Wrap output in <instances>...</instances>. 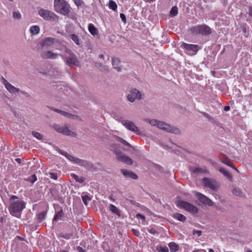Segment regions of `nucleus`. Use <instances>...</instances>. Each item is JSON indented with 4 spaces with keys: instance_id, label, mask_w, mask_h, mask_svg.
Listing matches in <instances>:
<instances>
[{
    "instance_id": "1",
    "label": "nucleus",
    "mask_w": 252,
    "mask_h": 252,
    "mask_svg": "<svg viewBox=\"0 0 252 252\" xmlns=\"http://www.w3.org/2000/svg\"><path fill=\"white\" fill-rule=\"evenodd\" d=\"M8 209L11 215L20 218L23 210L26 208V202L15 195H12L9 199Z\"/></svg>"
},
{
    "instance_id": "2",
    "label": "nucleus",
    "mask_w": 252,
    "mask_h": 252,
    "mask_svg": "<svg viewBox=\"0 0 252 252\" xmlns=\"http://www.w3.org/2000/svg\"><path fill=\"white\" fill-rule=\"evenodd\" d=\"M54 7L56 12L63 16H67L71 10L70 4L65 0H54Z\"/></svg>"
},
{
    "instance_id": "3",
    "label": "nucleus",
    "mask_w": 252,
    "mask_h": 252,
    "mask_svg": "<svg viewBox=\"0 0 252 252\" xmlns=\"http://www.w3.org/2000/svg\"><path fill=\"white\" fill-rule=\"evenodd\" d=\"M59 152L61 155L65 156L71 162L74 163H76L80 166L84 167L88 170H92L94 167L93 164L91 162L86 160L79 159L78 158L73 157L69 155L67 152L62 151L61 150L59 151Z\"/></svg>"
},
{
    "instance_id": "4",
    "label": "nucleus",
    "mask_w": 252,
    "mask_h": 252,
    "mask_svg": "<svg viewBox=\"0 0 252 252\" xmlns=\"http://www.w3.org/2000/svg\"><path fill=\"white\" fill-rule=\"evenodd\" d=\"M192 33L194 34H201L207 36L212 33V29L205 24L194 26L190 29Z\"/></svg>"
},
{
    "instance_id": "5",
    "label": "nucleus",
    "mask_w": 252,
    "mask_h": 252,
    "mask_svg": "<svg viewBox=\"0 0 252 252\" xmlns=\"http://www.w3.org/2000/svg\"><path fill=\"white\" fill-rule=\"evenodd\" d=\"M38 14L46 21L57 22L59 19V16L52 11L46 10L43 8L39 10Z\"/></svg>"
},
{
    "instance_id": "6",
    "label": "nucleus",
    "mask_w": 252,
    "mask_h": 252,
    "mask_svg": "<svg viewBox=\"0 0 252 252\" xmlns=\"http://www.w3.org/2000/svg\"><path fill=\"white\" fill-rule=\"evenodd\" d=\"M201 183L206 188L215 191L219 187L218 183L214 179L205 177L202 179Z\"/></svg>"
},
{
    "instance_id": "7",
    "label": "nucleus",
    "mask_w": 252,
    "mask_h": 252,
    "mask_svg": "<svg viewBox=\"0 0 252 252\" xmlns=\"http://www.w3.org/2000/svg\"><path fill=\"white\" fill-rule=\"evenodd\" d=\"M176 205L180 208H183L193 214L198 213V209L196 207L184 201H179L177 202Z\"/></svg>"
},
{
    "instance_id": "8",
    "label": "nucleus",
    "mask_w": 252,
    "mask_h": 252,
    "mask_svg": "<svg viewBox=\"0 0 252 252\" xmlns=\"http://www.w3.org/2000/svg\"><path fill=\"white\" fill-rule=\"evenodd\" d=\"M143 95L135 88H131L129 91V94L126 97L127 99L131 102H133L136 99L140 100L142 99Z\"/></svg>"
},
{
    "instance_id": "9",
    "label": "nucleus",
    "mask_w": 252,
    "mask_h": 252,
    "mask_svg": "<svg viewBox=\"0 0 252 252\" xmlns=\"http://www.w3.org/2000/svg\"><path fill=\"white\" fill-rule=\"evenodd\" d=\"M116 156L117 159L121 162H124L128 165H131L133 161L129 157L125 155L119 150H115L113 151Z\"/></svg>"
},
{
    "instance_id": "10",
    "label": "nucleus",
    "mask_w": 252,
    "mask_h": 252,
    "mask_svg": "<svg viewBox=\"0 0 252 252\" xmlns=\"http://www.w3.org/2000/svg\"><path fill=\"white\" fill-rule=\"evenodd\" d=\"M158 128L162 129L166 132L172 133L175 134H180V130L178 127L172 126L164 122H161Z\"/></svg>"
},
{
    "instance_id": "11",
    "label": "nucleus",
    "mask_w": 252,
    "mask_h": 252,
    "mask_svg": "<svg viewBox=\"0 0 252 252\" xmlns=\"http://www.w3.org/2000/svg\"><path fill=\"white\" fill-rule=\"evenodd\" d=\"M53 127L58 132L64 135L72 136H75L76 135L74 132L70 130L68 127L65 126L55 124L53 125Z\"/></svg>"
},
{
    "instance_id": "12",
    "label": "nucleus",
    "mask_w": 252,
    "mask_h": 252,
    "mask_svg": "<svg viewBox=\"0 0 252 252\" xmlns=\"http://www.w3.org/2000/svg\"><path fill=\"white\" fill-rule=\"evenodd\" d=\"M62 59L65 62V63L69 66H75L78 67L80 66L79 62L77 58V56L75 55H71L68 57H64L62 55H60Z\"/></svg>"
},
{
    "instance_id": "13",
    "label": "nucleus",
    "mask_w": 252,
    "mask_h": 252,
    "mask_svg": "<svg viewBox=\"0 0 252 252\" xmlns=\"http://www.w3.org/2000/svg\"><path fill=\"white\" fill-rule=\"evenodd\" d=\"M48 107L50 110H51L52 111H55L56 112H57L58 113H60L61 115H62L63 116H64L65 117H67V118H68L69 119H73V120L76 119V120H79V121H81V118L79 116L71 114H70L69 113H68V112H66L65 111H63L62 110H60V109L55 108H54L53 107L48 106Z\"/></svg>"
},
{
    "instance_id": "14",
    "label": "nucleus",
    "mask_w": 252,
    "mask_h": 252,
    "mask_svg": "<svg viewBox=\"0 0 252 252\" xmlns=\"http://www.w3.org/2000/svg\"><path fill=\"white\" fill-rule=\"evenodd\" d=\"M195 194L197 197L198 200L204 205H208V206H213V202L206 195L198 192H196Z\"/></svg>"
},
{
    "instance_id": "15",
    "label": "nucleus",
    "mask_w": 252,
    "mask_h": 252,
    "mask_svg": "<svg viewBox=\"0 0 252 252\" xmlns=\"http://www.w3.org/2000/svg\"><path fill=\"white\" fill-rule=\"evenodd\" d=\"M59 40L51 37H46L43 38L40 42V44L42 47H49L52 46L56 43H58Z\"/></svg>"
},
{
    "instance_id": "16",
    "label": "nucleus",
    "mask_w": 252,
    "mask_h": 252,
    "mask_svg": "<svg viewBox=\"0 0 252 252\" xmlns=\"http://www.w3.org/2000/svg\"><path fill=\"white\" fill-rule=\"evenodd\" d=\"M122 124L128 130L133 131L137 134H139L138 128L134 125V124L129 120H123Z\"/></svg>"
},
{
    "instance_id": "17",
    "label": "nucleus",
    "mask_w": 252,
    "mask_h": 252,
    "mask_svg": "<svg viewBox=\"0 0 252 252\" xmlns=\"http://www.w3.org/2000/svg\"><path fill=\"white\" fill-rule=\"evenodd\" d=\"M61 54L56 53H54L51 51H43L41 53V57L44 59H52L54 60L57 59Z\"/></svg>"
},
{
    "instance_id": "18",
    "label": "nucleus",
    "mask_w": 252,
    "mask_h": 252,
    "mask_svg": "<svg viewBox=\"0 0 252 252\" xmlns=\"http://www.w3.org/2000/svg\"><path fill=\"white\" fill-rule=\"evenodd\" d=\"M181 47L186 49L188 51H190L196 54L199 49V47L196 44H188L183 42L181 45Z\"/></svg>"
},
{
    "instance_id": "19",
    "label": "nucleus",
    "mask_w": 252,
    "mask_h": 252,
    "mask_svg": "<svg viewBox=\"0 0 252 252\" xmlns=\"http://www.w3.org/2000/svg\"><path fill=\"white\" fill-rule=\"evenodd\" d=\"M121 171L122 173L126 177H129L133 179L138 178V176L132 171L124 169H121Z\"/></svg>"
},
{
    "instance_id": "20",
    "label": "nucleus",
    "mask_w": 252,
    "mask_h": 252,
    "mask_svg": "<svg viewBox=\"0 0 252 252\" xmlns=\"http://www.w3.org/2000/svg\"><path fill=\"white\" fill-rule=\"evenodd\" d=\"M114 137L117 141L123 143V144H124L125 146H126V147L124 148V150H125L126 151H130V148L131 147V146L129 143H128L125 140L122 139V138H121L118 136L115 135V136H114Z\"/></svg>"
},
{
    "instance_id": "21",
    "label": "nucleus",
    "mask_w": 252,
    "mask_h": 252,
    "mask_svg": "<svg viewBox=\"0 0 252 252\" xmlns=\"http://www.w3.org/2000/svg\"><path fill=\"white\" fill-rule=\"evenodd\" d=\"M6 89L11 94H14L20 92L22 94H25V92L23 91H20L19 89L17 88L10 84L6 86Z\"/></svg>"
},
{
    "instance_id": "22",
    "label": "nucleus",
    "mask_w": 252,
    "mask_h": 252,
    "mask_svg": "<svg viewBox=\"0 0 252 252\" xmlns=\"http://www.w3.org/2000/svg\"><path fill=\"white\" fill-rule=\"evenodd\" d=\"M218 170L222 173L227 179L230 181L232 180V176L230 173L223 167H219Z\"/></svg>"
},
{
    "instance_id": "23",
    "label": "nucleus",
    "mask_w": 252,
    "mask_h": 252,
    "mask_svg": "<svg viewBox=\"0 0 252 252\" xmlns=\"http://www.w3.org/2000/svg\"><path fill=\"white\" fill-rule=\"evenodd\" d=\"M120 63V61L118 59H113L112 62V65L118 71H121L122 70L121 66L119 65Z\"/></svg>"
},
{
    "instance_id": "24",
    "label": "nucleus",
    "mask_w": 252,
    "mask_h": 252,
    "mask_svg": "<svg viewBox=\"0 0 252 252\" xmlns=\"http://www.w3.org/2000/svg\"><path fill=\"white\" fill-rule=\"evenodd\" d=\"M88 30L93 35H96L98 34V30L93 24H89Z\"/></svg>"
},
{
    "instance_id": "25",
    "label": "nucleus",
    "mask_w": 252,
    "mask_h": 252,
    "mask_svg": "<svg viewBox=\"0 0 252 252\" xmlns=\"http://www.w3.org/2000/svg\"><path fill=\"white\" fill-rule=\"evenodd\" d=\"M173 217L182 222H184L186 220V217L185 216L177 213L173 214Z\"/></svg>"
},
{
    "instance_id": "26",
    "label": "nucleus",
    "mask_w": 252,
    "mask_h": 252,
    "mask_svg": "<svg viewBox=\"0 0 252 252\" xmlns=\"http://www.w3.org/2000/svg\"><path fill=\"white\" fill-rule=\"evenodd\" d=\"M168 246L171 252H176L179 250V246L175 242H171L169 243Z\"/></svg>"
},
{
    "instance_id": "27",
    "label": "nucleus",
    "mask_w": 252,
    "mask_h": 252,
    "mask_svg": "<svg viewBox=\"0 0 252 252\" xmlns=\"http://www.w3.org/2000/svg\"><path fill=\"white\" fill-rule=\"evenodd\" d=\"M109 209L113 213L118 215L119 217L121 216L120 210L115 205L111 204H110Z\"/></svg>"
},
{
    "instance_id": "28",
    "label": "nucleus",
    "mask_w": 252,
    "mask_h": 252,
    "mask_svg": "<svg viewBox=\"0 0 252 252\" xmlns=\"http://www.w3.org/2000/svg\"><path fill=\"white\" fill-rule=\"evenodd\" d=\"M70 176L75 180L77 182H79V183H82L85 180L84 177L82 176L79 177L74 173H71Z\"/></svg>"
},
{
    "instance_id": "29",
    "label": "nucleus",
    "mask_w": 252,
    "mask_h": 252,
    "mask_svg": "<svg viewBox=\"0 0 252 252\" xmlns=\"http://www.w3.org/2000/svg\"><path fill=\"white\" fill-rule=\"evenodd\" d=\"M30 31L32 34L35 35L39 32L40 29L37 26H32L31 27Z\"/></svg>"
},
{
    "instance_id": "30",
    "label": "nucleus",
    "mask_w": 252,
    "mask_h": 252,
    "mask_svg": "<svg viewBox=\"0 0 252 252\" xmlns=\"http://www.w3.org/2000/svg\"><path fill=\"white\" fill-rule=\"evenodd\" d=\"M46 215V211H42L40 212L37 216V220L39 222H41L45 219Z\"/></svg>"
},
{
    "instance_id": "31",
    "label": "nucleus",
    "mask_w": 252,
    "mask_h": 252,
    "mask_svg": "<svg viewBox=\"0 0 252 252\" xmlns=\"http://www.w3.org/2000/svg\"><path fill=\"white\" fill-rule=\"evenodd\" d=\"M63 210L61 209L55 214V215L54 217V218H53V221L54 220L57 221V220H60L61 217L63 216Z\"/></svg>"
},
{
    "instance_id": "32",
    "label": "nucleus",
    "mask_w": 252,
    "mask_h": 252,
    "mask_svg": "<svg viewBox=\"0 0 252 252\" xmlns=\"http://www.w3.org/2000/svg\"><path fill=\"white\" fill-rule=\"evenodd\" d=\"M150 124L153 126H156L157 127H159L160 123L161 121L156 120V119H152L148 120Z\"/></svg>"
},
{
    "instance_id": "33",
    "label": "nucleus",
    "mask_w": 252,
    "mask_h": 252,
    "mask_svg": "<svg viewBox=\"0 0 252 252\" xmlns=\"http://www.w3.org/2000/svg\"><path fill=\"white\" fill-rule=\"evenodd\" d=\"M178 9L177 6H173L170 10V14L171 17H174L178 14Z\"/></svg>"
},
{
    "instance_id": "34",
    "label": "nucleus",
    "mask_w": 252,
    "mask_h": 252,
    "mask_svg": "<svg viewBox=\"0 0 252 252\" xmlns=\"http://www.w3.org/2000/svg\"><path fill=\"white\" fill-rule=\"evenodd\" d=\"M109 7L110 9L115 11L117 8V5L113 0H110L109 3Z\"/></svg>"
},
{
    "instance_id": "35",
    "label": "nucleus",
    "mask_w": 252,
    "mask_h": 252,
    "mask_svg": "<svg viewBox=\"0 0 252 252\" xmlns=\"http://www.w3.org/2000/svg\"><path fill=\"white\" fill-rule=\"evenodd\" d=\"M192 172L195 174L203 173L206 172V170L202 168L196 167L193 170Z\"/></svg>"
},
{
    "instance_id": "36",
    "label": "nucleus",
    "mask_w": 252,
    "mask_h": 252,
    "mask_svg": "<svg viewBox=\"0 0 252 252\" xmlns=\"http://www.w3.org/2000/svg\"><path fill=\"white\" fill-rule=\"evenodd\" d=\"M232 193L233 194H234L236 196H241L243 194V193L241 191V190L240 189H237V188H234L232 189Z\"/></svg>"
},
{
    "instance_id": "37",
    "label": "nucleus",
    "mask_w": 252,
    "mask_h": 252,
    "mask_svg": "<svg viewBox=\"0 0 252 252\" xmlns=\"http://www.w3.org/2000/svg\"><path fill=\"white\" fill-rule=\"evenodd\" d=\"M71 39L78 45H80L79 39L76 34H72L71 35Z\"/></svg>"
},
{
    "instance_id": "38",
    "label": "nucleus",
    "mask_w": 252,
    "mask_h": 252,
    "mask_svg": "<svg viewBox=\"0 0 252 252\" xmlns=\"http://www.w3.org/2000/svg\"><path fill=\"white\" fill-rule=\"evenodd\" d=\"M12 15L13 18L16 20H20L22 17L20 12L18 11H14Z\"/></svg>"
},
{
    "instance_id": "39",
    "label": "nucleus",
    "mask_w": 252,
    "mask_h": 252,
    "mask_svg": "<svg viewBox=\"0 0 252 252\" xmlns=\"http://www.w3.org/2000/svg\"><path fill=\"white\" fill-rule=\"evenodd\" d=\"M157 250L159 252H168L169 251L168 248L166 246H158Z\"/></svg>"
},
{
    "instance_id": "40",
    "label": "nucleus",
    "mask_w": 252,
    "mask_h": 252,
    "mask_svg": "<svg viewBox=\"0 0 252 252\" xmlns=\"http://www.w3.org/2000/svg\"><path fill=\"white\" fill-rule=\"evenodd\" d=\"M82 198L83 203L86 206L88 205V201L91 200V198L87 195L82 196Z\"/></svg>"
},
{
    "instance_id": "41",
    "label": "nucleus",
    "mask_w": 252,
    "mask_h": 252,
    "mask_svg": "<svg viewBox=\"0 0 252 252\" xmlns=\"http://www.w3.org/2000/svg\"><path fill=\"white\" fill-rule=\"evenodd\" d=\"M32 134L38 140H41L43 138V136L40 133L36 131H32Z\"/></svg>"
},
{
    "instance_id": "42",
    "label": "nucleus",
    "mask_w": 252,
    "mask_h": 252,
    "mask_svg": "<svg viewBox=\"0 0 252 252\" xmlns=\"http://www.w3.org/2000/svg\"><path fill=\"white\" fill-rule=\"evenodd\" d=\"M95 67L100 68L101 70H107V67L106 66L104 65L103 64H102L101 63H95Z\"/></svg>"
},
{
    "instance_id": "43",
    "label": "nucleus",
    "mask_w": 252,
    "mask_h": 252,
    "mask_svg": "<svg viewBox=\"0 0 252 252\" xmlns=\"http://www.w3.org/2000/svg\"><path fill=\"white\" fill-rule=\"evenodd\" d=\"M45 174L47 175V176L49 175L51 178L54 180L58 179V175L57 173L49 172V173H46Z\"/></svg>"
},
{
    "instance_id": "44",
    "label": "nucleus",
    "mask_w": 252,
    "mask_h": 252,
    "mask_svg": "<svg viewBox=\"0 0 252 252\" xmlns=\"http://www.w3.org/2000/svg\"><path fill=\"white\" fill-rule=\"evenodd\" d=\"M58 44V45L56 47V49L58 50H63L65 49L66 46L64 44H63L61 41L59 40V42L57 43Z\"/></svg>"
},
{
    "instance_id": "45",
    "label": "nucleus",
    "mask_w": 252,
    "mask_h": 252,
    "mask_svg": "<svg viewBox=\"0 0 252 252\" xmlns=\"http://www.w3.org/2000/svg\"><path fill=\"white\" fill-rule=\"evenodd\" d=\"M28 180L32 183H34L37 180L36 175L35 174H32V176L29 177Z\"/></svg>"
},
{
    "instance_id": "46",
    "label": "nucleus",
    "mask_w": 252,
    "mask_h": 252,
    "mask_svg": "<svg viewBox=\"0 0 252 252\" xmlns=\"http://www.w3.org/2000/svg\"><path fill=\"white\" fill-rule=\"evenodd\" d=\"M222 163L226 164L227 165L233 168V169H234L236 171H237V172H238V170L237 169H236L233 165L232 163L230 161H226V160H223L222 161Z\"/></svg>"
},
{
    "instance_id": "47",
    "label": "nucleus",
    "mask_w": 252,
    "mask_h": 252,
    "mask_svg": "<svg viewBox=\"0 0 252 252\" xmlns=\"http://www.w3.org/2000/svg\"><path fill=\"white\" fill-rule=\"evenodd\" d=\"M73 1L77 7H79L84 4V2L82 0H73Z\"/></svg>"
},
{
    "instance_id": "48",
    "label": "nucleus",
    "mask_w": 252,
    "mask_h": 252,
    "mask_svg": "<svg viewBox=\"0 0 252 252\" xmlns=\"http://www.w3.org/2000/svg\"><path fill=\"white\" fill-rule=\"evenodd\" d=\"M201 114L204 117H205L206 118H207L208 120L211 121L212 120H213V118L210 115H209L208 114H207V113L202 112H201Z\"/></svg>"
},
{
    "instance_id": "49",
    "label": "nucleus",
    "mask_w": 252,
    "mask_h": 252,
    "mask_svg": "<svg viewBox=\"0 0 252 252\" xmlns=\"http://www.w3.org/2000/svg\"><path fill=\"white\" fill-rule=\"evenodd\" d=\"M248 15L252 18V5H249L248 6Z\"/></svg>"
},
{
    "instance_id": "50",
    "label": "nucleus",
    "mask_w": 252,
    "mask_h": 252,
    "mask_svg": "<svg viewBox=\"0 0 252 252\" xmlns=\"http://www.w3.org/2000/svg\"><path fill=\"white\" fill-rule=\"evenodd\" d=\"M60 237L66 239H69L70 238V235L68 234H61Z\"/></svg>"
},
{
    "instance_id": "51",
    "label": "nucleus",
    "mask_w": 252,
    "mask_h": 252,
    "mask_svg": "<svg viewBox=\"0 0 252 252\" xmlns=\"http://www.w3.org/2000/svg\"><path fill=\"white\" fill-rule=\"evenodd\" d=\"M136 217L138 219H140L143 220H144L145 219V216L140 213L136 215Z\"/></svg>"
},
{
    "instance_id": "52",
    "label": "nucleus",
    "mask_w": 252,
    "mask_h": 252,
    "mask_svg": "<svg viewBox=\"0 0 252 252\" xmlns=\"http://www.w3.org/2000/svg\"><path fill=\"white\" fill-rule=\"evenodd\" d=\"M120 17L122 19V20L123 21V22H124L125 23H126V16L124 13L120 14Z\"/></svg>"
},
{
    "instance_id": "53",
    "label": "nucleus",
    "mask_w": 252,
    "mask_h": 252,
    "mask_svg": "<svg viewBox=\"0 0 252 252\" xmlns=\"http://www.w3.org/2000/svg\"><path fill=\"white\" fill-rule=\"evenodd\" d=\"M64 51L67 54L69 55V56L74 54L70 49L67 48V47L65 48Z\"/></svg>"
},
{
    "instance_id": "54",
    "label": "nucleus",
    "mask_w": 252,
    "mask_h": 252,
    "mask_svg": "<svg viewBox=\"0 0 252 252\" xmlns=\"http://www.w3.org/2000/svg\"><path fill=\"white\" fill-rule=\"evenodd\" d=\"M192 233L193 235L196 234L198 236H200L201 235L202 231L198 230H193Z\"/></svg>"
},
{
    "instance_id": "55",
    "label": "nucleus",
    "mask_w": 252,
    "mask_h": 252,
    "mask_svg": "<svg viewBox=\"0 0 252 252\" xmlns=\"http://www.w3.org/2000/svg\"><path fill=\"white\" fill-rule=\"evenodd\" d=\"M2 83L4 84L5 87L9 85L10 83L8 82L5 79L2 77Z\"/></svg>"
},
{
    "instance_id": "56",
    "label": "nucleus",
    "mask_w": 252,
    "mask_h": 252,
    "mask_svg": "<svg viewBox=\"0 0 252 252\" xmlns=\"http://www.w3.org/2000/svg\"><path fill=\"white\" fill-rule=\"evenodd\" d=\"M148 231L150 233L153 234H155L157 233V231L153 228H151L148 229Z\"/></svg>"
},
{
    "instance_id": "57",
    "label": "nucleus",
    "mask_w": 252,
    "mask_h": 252,
    "mask_svg": "<svg viewBox=\"0 0 252 252\" xmlns=\"http://www.w3.org/2000/svg\"><path fill=\"white\" fill-rule=\"evenodd\" d=\"M77 250L78 252H86L85 250H84L83 248L80 247L78 248Z\"/></svg>"
},
{
    "instance_id": "58",
    "label": "nucleus",
    "mask_w": 252,
    "mask_h": 252,
    "mask_svg": "<svg viewBox=\"0 0 252 252\" xmlns=\"http://www.w3.org/2000/svg\"><path fill=\"white\" fill-rule=\"evenodd\" d=\"M230 110V106H225L224 107V110L225 111H228Z\"/></svg>"
},
{
    "instance_id": "59",
    "label": "nucleus",
    "mask_w": 252,
    "mask_h": 252,
    "mask_svg": "<svg viewBox=\"0 0 252 252\" xmlns=\"http://www.w3.org/2000/svg\"><path fill=\"white\" fill-rule=\"evenodd\" d=\"M15 161L16 162H17L18 163H21V159L19 158H17L15 159Z\"/></svg>"
},
{
    "instance_id": "60",
    "label": "nucleus",
    "mask_w": 252,
    "mask_h": 252,
    "mask_svg": "<svg viewBox=\"0 0 252 252\" xmlns=\"http://www.w3.org/2000/svg\"><path fill=\"white\" fill-rule=\"evenodd\" d=\"M16 238H17V239H18V240H21V241H22V240H24V239H23V238L22 237H21V236H17L16 237Z\"/></svg>"
},
{
    "instance_id": "61",
    "label": "nucleus",
    "mask_w": 252,
    "mask_h": 252,
    "mask_svg": "<svg viewBox=\"0 0 252 252\" xmlns=\"http://www.w3.org/2000/svg\"><path fill=\"white\" fill-rule=\"evenodd\" d=\"M144 1H145L146 2H153V1H155V0H144Z\"/></svg>"
},
{
    "instance_id": "62",
    "label": "nucleus",
    "mask_w": 252,
    "mask_h": 252,
    "mask_svg": "<svg viewBox=\"0 0 252 252\" xmlns=\"http://www.w3.org/2000/svg\"><path fill=\"white\" fill-rule=\"evenodd\" d=\"M99 58H100V59H104V56H103V55H102V54H100V55H99Z\"/></svg>"
},
{
    "instance_id": "63",
    "label": "nucleus",
    "mask_w": 252,
    "mask_h": 252,
    "mask_svg": "<svg viewBox=\"0 0 252 252\" xmlns=\"http://www.w3.org/2000/svg\"><path fill=\"white\" fill-rule=\"evenodd\" d=\"M134 233L135 235H138V232L137 231L134 230Z\"/></svg>"
},
{
    "instance_id": "64",
    "label": "nucleus",
    "mask_w": 252,
    "mask_h": 252,
    "mask_svg": "<svg viewBox=\"0 0 252 252\" xmlns=\"http://www.w3.org/2000/svg\"><path fill=\"white\" fill-rule=\"evenodd\" d=\"M209 252H215L212 249H210L209 250Z\"/></svg>"
}]
</instances>
